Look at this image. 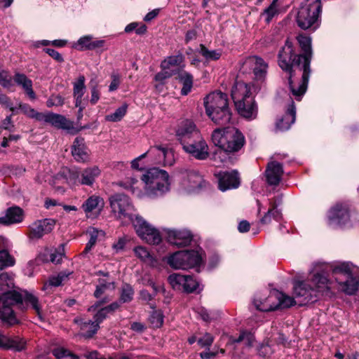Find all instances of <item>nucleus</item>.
<instances>
[{
    "label": "nucleus",
    "mask_w": 359,
    "mask_h": 359,
    "mask_svg": "<svg viewBox=\"0 0 359 359\" xmlns=\"http://www.w3.org/2000/svg\"><path fill=\"white\" fill-rule=\"evenodd\" d=\"M297 41L304 54L295 55L290 42L286 41L278 53L279 67L288 73V82L292 96L300 101L305 94L311 74L312 57L311 38L303 34L297 36Z\"/></svg>",
    "instance_id": "1"
},
{
    "label": "nucleus",
    "mask_w": 359,
    "mask_h": 359,
    "mask_svg": "<svg viewBox=\"0 0 359 359\" xmlns=\"http://www.w3.org/2000/svg\"><path fill=\"white\" fill-rule=\"evenodd\" d=\"M23 302L29 304L36 313L41 315V308L37 297L27 291L22 294L11 290L6 280L0 279V320L4 326L11 327L20 323V316L14 311L13 306L17 305L24 311L26 307Z\"/></svg>",
    "instance_id": "2"
},
{
    "label": "nucleus",
    "mask_w": 359,
    "mask_h": 359,
    "mask_svg": "<svg viewBox=\"0 0 359 359\" xmlns=\"http://www.w3.org/2000/svg\"><path fill=\"white\" fill-rule=\"evenodd\" d=\"M252 88L250 85L238 81L231 90V97L238 114L248 119L255 118L258 112Z\"/></svg>",
    "instance_id": "3"
},
{
    "label": "nucleus",
    "mask_w": 359,
    "mask_h": 359,
    "mask_svg": "<svg viewBox=\"0 0 359 359\" xmlns=\"http://www.w3.org/2000/svg\"><path fill=\"white\" fill-rule=\"evenodd\" d=\"M204 107L208 116L216 124L228 123L231 117L228 96L220 91L210 93L204 98Z\"/></svg>",
    "instance_id": "4"
},
{
    "label": "nucleus",
    "mask_w": 359,
    "mask_h": 359,
    "mask_svg": "<svg viewBox=\"0 0 359 359\" xmlns=\"http://www.w3.org/2000/svg\"><path fill=\"white\" fill-rule=\"evenodd\" d=\"M141 179L144 183L145 194L150 198L161 196L170 190L169 175L164 170L151 168Z\"/></svg>",
    "instance_id": "5"
},
{
    "label": "nucleus",
    "mask_w": 359,
    "mask_h": 359,
    "mask_svg": "<svg viewBox=\"0 0 359 359\" xmlns=\"http://www.w3.org/2000/svg\"><path fill=\"white\" fill-rule=\"evenodd\" d=\"M213 144L231 153L239 151L245 144V137L241 132L233 127L216 129L212 134Z\"/></svg>",
    "instance_id": "6"
},
{
    "label": "nucleus",
    "mask_w": 359,
    "mask_h": 359,
    "mask_svg": "<svg viewBox=\"0 0 359 359\" xmlns=\"http://www.w3.org/2000/svg\"><path fill=\"white\" fill-rule=\"evenodd\" d=\"M321 8L320 0H305L297 13L298 26L302 29L316 30L320 26Z\"/></svg>",
    "instance_id": "7"
},
{
    "label": "nucleus",
    "mask_w": 359,
    "mask_h": 359,
    "mask_svg": "<svg viewBox=\"0 0 359 359\" xmlns=\"http://www.w3.org/2000/svg\"><path fill=\"white\" fill-rule=\"evenodd\" d=\"M203 262V250H182L171 255L168 258V264L175 269L194 268Z\"/></svg>",
    "instance_id": "8"
},
{
    "label": "nucleus",
    "mask_w": 359,
    "mask_h": 359,
    "mask_svg": "<svg viewBox=\"0 0 359 359\" xmlns=\"http://www.w3.org/2000/svg\"><path fill=\"white\" fill-rule=\"evenodd\" d=\"M265 302L262 303L259 299L255 300L256 309L261 311H271L278 309L289 308L295 304L294 298L287 296L278 290L269 293V297L263 296Z\"/></svg>",
    "instance_id": "9"
},
{
    "label": "nucleus",
    "mask_w": 359,
    "mask_h": 359,
    "mask_svg": "<svg viewBox=\"0 0 359 359\" xmlns=\"http://www.w3.org/2000/svg\"><path fill=\"white\" fill-rule=\"evenodd\" d=\"M133 226L138 236L149 244H158L161 241L159 231L144 218L139 215H135L130 219Z\"/></svg>",
    "instance_id": "10"
},
{
    "label": "nucleus",
    "mask_w": 359,
    "mask_h": 359,
    "mask_svg": "<svg viewBox=\"0 0 359 359\" xmlns=\"http://www.w3.org/2000/svg\"><path fill=\"white\" fill-rule=\"evenodd\" d=\"M110 205L112 212L120 219L128 218L132 219L135 215L134 207L132 205L129 197L123 194H116L109 198Z\"/></svg>",
    "instance_id": "11"
},
{
    "label": "nucleus",
    "mask_w": 359,
    "mask_h": 359,
    "mask_svg": "<svg viewBox=\"0 0 359 359\" xmlns=\"http://www.w3.org/2000/svg\"><path fill=\"white\" fill-rule=\"evenodd\" d=\"M100 173V170L95 165L84 169L74 168L69 170V179L75 184L92 186Z\"/></svg>",
    "instance_id": "12"
},
{
    "label": "nucleus",
    "mask_w": 359,
    "mask_h": 359,
    "mask_svg": "<svg viewBox=\"0 0 359 359\" xmlns=\"http://www.w3.org/2000/svg\"><path fill=\"white\" fill-rule=\"evenodd\" d=\"M39 121H43L50 124L55 128L66 130L71 134H76L82 128H86L84 126L80 128H76L74 126V123L66 118L64 116L52 112L41 113Z\"/></svg>",
    "instance_id": "13"
},
{
    "label": "nucleus",
    "mask_w": 359,
    "mask_h": 359,
    "mask_svg": "<svg viewBox=\"0 0 359 359\" xmlns=\"http://www.w3.org/2000/svg\"><path fill=\"white\" fill-rule=\"evenodd\" d=\"M196 137L186 142L182 148L185 152L198 160H205L209 156L208 146L201 134H196Z\"/></svg>",
    "instance_id": "14"
},
{
    "label": "nucleus",
    "mask_w": 359,
    "mask_h": 359,
    "mask_svg": "<svg viewBox=\"0 0 359 359\" xmlns=\"http://www.w3.org/2000/svg\"><path fill=\"white\" fill-rule=\"evenodd\" d=\"M325 267L321 271L315 273L311 279L314 285V289L316 294L320 293L322 295L331 296L334 294L333 290L335 288L336 283L328 279Z\"/></svg>",
    "instance_id": "15"
},
{
    "label": "nucleus",
    "mask_w": 359,
    "mask_h": 359,
    "mask_svg": "<svg viewBox=\"0 0 359 359\" xmlns=\"http://www.w3.org/2000/svg\"><path fill=\"white\" fill-rule=\"evenodd\" d=\"M329 224L332 226H343L350 220L348 207L343 204H337L328 213Z\"/></svg>",
    "instance_id": "16"
},
{
    "label": "nucleus",
    "mask_w": 359,
    "mask_h": 359,
    "mask_svg": "<svg viewBox=\"0 0 359 359\" xmlns=\"http://www.w3.org/2000/svg\"><path fill=\"white\" fill-rule=\"evenodd\" d=\"M55 225V222L53 219L46 218L36 220L29 226L28 236L31 239H40L44 235L50 233Z\"/></svg>",
    "instance_id": "17"
},
{
    "label": "nucleus",
    "mask_w": 359,
    "mask_h": 359,
    "mask_svg": "<svg viewBox=\"0 0 359 359\" xmlns=\"http://www.w3.org/2000/svg\"><path fill=\"white\" fill-rule=\"evenodd\" d=\"M294 294L295 298L300 299V304L315 302L317 297L316 291L314 287H311L304 281H298L294 283Z\"/></svg>",
    "instance_id": "18"
},
{
    "label": "nucleus",
    "mask_w": 359,
    "mask_h": 359,
    "mask_svg": "<svg viewBox=\"0 0 359 359\" xmlns=\"http://www.w3.org/2000/svg\"><path fill=\"white\" fill-rule=\"evenodd\" d=\"M196 134H200V133L195 124L189 120L183 121L176 130L177 138L182 146L195 138Z\"/></svg>",
    "instance_id": "19"
},
{
    "label": "nucleus",
    "mask_w": 359,
    "mask_h": 359,
    "mask_svg": "<svg viewBox=\"0 0 359 359\" xmlns=\"http://www.w3.org/2000/svg\"><path fill=\"white\" fill-rule=\"evenodd\" d=\"M198 344L205 350L200 353L201 359H212L218 353L224 354L225 350L218 344H213V338H198Z\"/></svg>",
    "instance_id": "20"
},
{
    "label": "nucleus",
    "mask_w": 359,
    "mask_h": 359,
    "mask_svg": "<svg viewBox=\"0 0 359 359\" xmlns=\"http://www.w3.org/2000/svg\"><path fill=\"white\" fill-rule=\"evenodd\" d=\"M219 189L225 191L228 189H236L240 184L238 173L236 170L231 172H220L217 174Z\"/></svg>",
    "instance_id": "21"
},
{
    "label": "nucleus",
    "mask_w": 359,
    "mask_h": 359,
    "mask_svg": "<svg viewBox=\"0 0 359 359\" xmlns=\"http://www.w3.org/2000/svg\"><path fill=\"white\" fill-rule=\"evenodd\" d=\"M104 206L103 199L95 195L88 197L82 204L81 208L88 218L95 217Z\"/></svg>",
    "instance_id": "22"
},
{
    "label": "nucleus",
    "mask_w": 359,
    "mask_h": 359,
    "mask_svg": "<svg viewBox=\"0 0 359 359\" xmlns=\"http://www.w3.org/2000/svg\"><path fill=\"white\" fill-rule=\"evenodd\" d=\"M167 238L170 244L177 247H184L190 244L192 235L187 230H169Z\"/></svg>",
    "instance_id": "23"
},
{
    "label": "nucleus",
    "mask_w": 359,
    "mask_h": 359,
    "mask_svg": "<svg viewBox=\"0 0 359 359\" xmlns=\"http://www.w3.org/2000/svg\"><path fill=\"white\" fill-rule=\"evenodd\" d=\"M245 66H254L253 72L255 79L263 81L266 75L268 65L264 60L257 56H251L248 57L244 63Z\"/></svg>",
    "instance_id": "24"
},
{
    "label": "nucleus",
    "mask_w": 359,
    "mask_h": 359,
    "mask_svg": "<svg viewBox=\"0 0 359 359\" xmlns=\"http://www.w3.org/2000/svg\"><path fill=\"white\" fill-rule=\"evenodd\" d=\"M72 154L78 162L88 161L89 154L83 137H77L75 138L72 146Z\"/></svg>",
    "instance_id": "25"
},
{
    "label": "nucleus",
    "mask_w": 359,
    "mask_h": 359,
    "mask_svg": "<svg viewBox=\"0 0 359 359\" xmlns=\"http://www.w3.org/2000/svg\"><path fill=\"white\" fill-rule=\"evenodd\" d=\"M283 173V166L280 163L276 161L269 163L266 170L267 182L271 185H278L281 180Z\"/></svg>",
    "instance_id": "26"
},
{
    "label": "nucleus",
    "mask_w": 359,
    "mask_h": 359,
    "mask_svg": "<svg viewBox=\"0 0 359 359\" xmlns=\"http://www.w3.org/2000/svg\"><path fill=\"white\" fill-rule=\"evenodd\" d=\"M23 219V210L17 206L9 208L6 210L4 216L0 217V224L8 226L13 224L20 223Z\"/></svg>",
    "instance_id": "27"
},
{
    "label": "nucleus",
    "mask_w": 359,
    "mask_h": 359,
    "mask_svg": "<svg viewBox=\"0 0 359 359\" xmlns=\"http://www.w3.org/2000/svg\"><path fill=\"white\" fill-rule=\"evenodd\" d=\"M336 278V285H338V289L347 294H353L358 287L359 281L353 277L352 273L345 278Z\"/></svg>",
    "instance_id": "28"
},
{
    "label": "nucleus",
    "mask_w": 359,
    "mask_h": 359,
    "mask_svg": "<svg viewBox=\"0 0 359 359\" xmlns=\"http://www.w3.org/2000/svg\"><path fill=\"white\" fill-rule=\"evenodd\" d=\"M205 182L202 177L195 171L187 172L182 182V186L189 191H193L203 187Z\"/></svg>",
    "instance_id": "29"
},
{
    "label": "nucleus",
    "mask_w": 359,
    "mask_h": 359,
    "mask_svg": "<svg viewBox=\"0 0 359 359\" xmlns=\"http://www.w3.org/2000/svg\"><path fill=\"white\" fill-rule=\"evenodd\" d=\"M296 118V108L293 101L289 105L286 114L276 123V128L280 131L288 130L294 123Z\"/></svg>",
    "instance_id": "30"
},
{
    "label": "nucleus",
    "mask_w": 359,
    "mask_h": 359,
    "mask_svg": "<svg viewBox=\"0 0 359 359\" xmlns=\"http://www.w3.org/2000/svg\"><path fill=\"white\" fill-rule=\"evenodd\" d=\"M283 196L278 195L269 200V208L264 215L261 218L260 222L262 224H268L271 222V212H273L276 217L280 216V210L278 206L282 203Z\"/></svg>",
    "instance_id": "31"
},
{
    "label": "nucleus",
    "mask_w": 359,
    "mask_h": 359,
    "mask_svg": "<svg viewBox=\"0 0 359 359\" xmlns=\"http://www.w3.org/2000/svg\"><path fill=\"white\" fill-rule=\"evenodd\" d=\"M13 80L16 84L22 87L30 100L36 99V94L32 88V81L25 74L16 73Z\"/></svg>",
    "instance_id": "32"
},
{
    "label": "nucleus",
    "mask_w": 359,
    "mask_h": 359,
    "mask_svg": "<svg viewBox=\"0 0 359 359\" xmlns=\"http://www.w3.org/2000/svg\"><path fill=\"white\" fill-rule=\"evenodd\" d=\"M104 43V40L93 41L91 36H84L78 40L75 48L80 50H95L103 47Z\"/></svg>",
    "instance_id": "33"
},
{
    "label": "nucleus",
    "mask_w": 359,
    "mask_h": 359,
    "mask_svg": "<svg viewBox=\"0 0 359 359\" xmlns=\"http://www.w3.org/2000/svg\"><path fill=\"white\" fill-rule=\"evenodd\" d=\"M25 338H0V348L22 351L25 348Z\"/></svg>",
    "instance_id": "34"
},
{
    "label": "nucleus",
    "mask_w": 359,
    "mask_h": 359,
    "mask_svg": "<svg viewBox=\"0 0 359 359\" xmlns=\"http://www.w3.org/2000/svg\"><path fill=\"white\" fill-rule=\"evenodd\" d=\"M116 287L114 280L110 276L106 278H99L97 285L94 292L96 298H99L107 290H114Z\"/></svg>",
    "instance_id": "35"
},
{
    "label": "nucleus",
    "mask_w": 359,
    "mask_h": 359,
    "mask_svg": "<svg viewBox=\"0 0 359 359\" xmlns=\"http://www.w3.org/2000/svg\"><path fill=\"white\" fill-rule=\"evenodd\" d=\"M325 269L326 271L331 270L332 274L335 276V278H345L352 273L350 264L346 262L337 263L334 265H326Z\"/></svg>",
    "instance_id": "36"
},
{
    "label": "nucleus",
    "mask_w": 359,
    "mask_h": 359,
    "mask_svg": "<svg viewBox=\"0 0 359 359\" xmlns=\"http://www.w3.org/2000/svg\"><path fill=\"white\" fill-rule=\"evenodd\" d=\"M149 155L154 156V163L165 165L167 163L165 158L168 156L172 155V153L165 147L154 146L149 148Z\"/></svg>",
    "instance_id": "37"
},
{
    "label": "nucleus",
    "mask_w": 359,
    "mask_h": 359,
    "mask_svg": "<svg viewBox=\"0 0 359 359\" xmlns=\"http://www.w3.org/2000/svg\"><path fill=\"white\" fill-rule=\"evenodd\" d=\"M74 322L77 324L81 330L88 334L87 337H92L99 328V325L95 320H85L82 318H76Z\"/></svg>",
    "instance_id": "38"
},
{
    "label": "nucleus",
    "mask_w": 359,
    "mask_h": 359,
    "mask_svg": "<svg viewBox=\"0 0 359 359\" xmlns=\"http://www.w3.org/2000/svg\"><path fill=\"white\" fill-rule=\"evenodd\" d=\"M230 153L221 147H217L213 152L212 157L215 165L219 167L223 165H228L229 163H232V159L229 156Z\"/></svg>",
    "instance_id": "39"
},
{
    "label": "nucleus",
    "mask_w": 359,
    "mask_h": 359,
    "mask_svg": "<svg viewBox=\"0 0 359 359\" xmlns=\"http://www.w3.org/2000/svg\"><path fill=\"white\" fill-rule=\"evenodd\" d=\"M178 79L182 84V95H187L192 88L193 76L188 72H182L179 74Z\"/></svg>",
    "instance_id": "40"
},
{
    "label": "nucleus",
    "mask_w": 359,
    "mask_h": 359,
    "mask_svg": "<svg viewBox=\"0 0 359 359\" xmlns=\"http://www.w3.org/2000/svg\"><path fill=\"white\" fill-rule=\"evenodd\" d=\"M134 252L135 256L140 259L142 262L151 266L155 265L156 260L154 259L152 255L149 253L146 248L142 246H137L134 248Z\"/></svg>",
    "instance_id": "41"
},
{
    "label": "nucleus",
    "mask_w": 359,
    "mask_h": 359,
    "mask_svg": "<svg viewBox=\"0 0 359 359\" xmlns=\"http://www.w3.org/2000/svg\"><path fill=\"white\" fill-rule=\"evenodd\" d=\"M199 54L203 57L206 61L217 60L220 58L222 53L219 50H209L204 45L201 44L198 50Z\"/></svg>",
    "instance_id": "42"
},
{
    "label": "nucleus",
    "mask_w": 359,
    "mask_h": 359,
    "mask_svg": "<svg viewBox=\"0 0 359 359\" xmlns=\"http://www.w3.org/2000/svg\"><path fill=\"white\" fill-rule=\"evenodd\" d=\"M168 282L175 290H184V285L186 283V276L180 273H172L168 277Z\"/></svg>",
    "instance_id": "43"
},
{
    "label": "nucleus",
    "mask_w": 359,
    "mask_h": 359,
    "mask_svg": "<svg viewBox=\"0 0 359 359\" xmlns=\"http://www.w3.org/2000/svg\"><path fill=\"white\" fill-rule=\"evenodd\" d=\"M66 278H67V275L64 273L51 276L49 278L48 280L44 283L42 290L45 292H50L52 287L60 285Z\"/></svg>",
    "instance_id": "44"
},
{
    "label": "nucleus",
    "mask_w": 359,
    "mask_h": 359,
    "mask_svg": "<svg viewBox=\"0 0 359 359\" xmlns=\"http://www.w3.org/2000/svg\"><path fill=\"white\" fill-rule=\"evenodd\" d=\"M277 2L278 0H273L269 6L261 13V16L265 18L267 23H269L272 18L278 13Z\"/></svg>",
    "instance_id": "45"
},
{
    "label": "nucleus",
    "mask_w": 359,
    "mask_h": 359,
    "mask_svg": "<svg viewBox=\"0 0 359 359\" xmlns=\"http://www.w3.org/2000/svg\"><path fill=\"white\" fill-rule=\"evenodd\" d=\"M128 109V104H123L122 106L116 109V111L105 116L107 121L118 122L120 121L126 115Z\"/></svg>",
    "instance_id": "46"
},
{
    "label": "nucleus",
    "mask_w": 359,
    "mask_h": 359,
    "mask_svg": "<svg viewBox=\"0 0 359 359\" xmlns=\"http://www.w3.org/2000/svg\"><path fill=\"white\" fill-rule=\"evenodd\" d=\"M85 81V76L83 75H80L77 80L74 83V96H83L86 91Z\"/></svg>",
    "instance_id": "47"
},
{
    "label": "nucleus",
    "mask_w": 359,
    "mask_h": 359,
    "mask_svg": "<svg viewBox=\"0 0 359 359\" xmlns=\"http://www.w3.org/2000/svg\"><path fill=\"white\" fill-rule=\"evenodd\" d=\"M182 62V56L181 55H172L165 59L161 65V68L168 69V65L175 67L177 70Z\"/></svg>",
    "instance_id": "48"
},
{
    "label": "nucleus",
    "mask_w": 359,
    "mask_h": 359,
    "mask_svg": "<svg viewBox=\"0 0 359 359\" xmlns=\"http://www.w3.org/2000/svg\"><path fill=\"white\" fill-rule=\"evenodd\" d=\"M133 295L134 290L131 285L128 284L122 285L120 300L123 303L130 302L133 298Z\"/></svg>",
    "instance_id": "49"
},
{
    "label": "nucleus",
    "mask_w": 359,
    "mask_h": 359,
    "mask_svg": "<svg viewBox=\"0 0 359 359\" xmlns=\"http://www.w3.org/2000/svg\"><path fill=\"white\" fill-rule=\"evenodd\" d=\"M18 109H20L22 111V112L28 117L39 121L41 112L36 111L34 109L32 108L29 104L19 103Z\"/></svg>",
    "instance_id": "50"
},
{
    "label": "nucleus",
    "mask_w": 359,
    "mask_h": 359,
    "mask_svg": "<svg viewBox=\"0 0 359 359\" xmlns=\"http://www.w3.org/2000/svg\"><path fill=\"white\" fill-rule=\"evenodd\" d=\"M149 322L153 327H160L163 323V315L161 311H154L149 316Z\"/></svg>",
    "instance_id": "51"
},
{
    "label": "nucleus",
    "mask_w": 359,
    "mask_h": 359,
    "mask_svg": "<svg viewBox=\"0 0 359 359\" xmlns=\"http://www.w3.org/2000/svg\"><path fill=\"white\" fill-rule=\"evenodd\" d=\"M52 352L58 359H79L77 355L63 348H54Z\"/></svg>",
    "instance_id": "52"
},
{
    "label": "nucleus",
    "mask_w": 359,
    "mask_h": 359,
    "mask_svg": "<svg viewBox=\"0 0 359 359\" xmlns=\"http://www.w3.org/2000/svg\"><path fill=\"white\" fill-rule=\"evenodd\" d=\"M90 239H89L88 243L86 244L84 250L81 254V255H80L81 257H88V254L89 253L90 250L92 249V248L96 243L97 238V231L94 229L92 232L90 233Z\"/></svg>",
    "instance_id": "53"
},
{
    "label": "nucleus",
    "mask_w": 359,
    "mask_h": 359,
    "mask_svg": "<svg viewBox=\"0 0 359 359\" xmlns=\"http://www.w3.org/2000/svg\"><path fill=\"white\" fill-rule=\"evenodd\" d=\"M0 85L5 88H10L13 86V79L8 72L1 70L0 73Z\"/></svg>",
    "instance_id": "54"
},
{
    "label": "nucleus",
    "mask_w": 359,
    "mask_h": 359,
    "mask_svg": "<svg viewBox=\"0 0 359 359\" xmlns=\"http://www.w3.org/2000/svg\"><path fill=\"white\" fill-rule=\"evenodd\" d=\"M198 284L196 280H194L190 276H186V283L184 285V290L186 292H192L195 291Z\"/></svg>",
    "instance_id": "55"
},
{
    "label": "nucleus",
    "mask_w": 359,
    "mask_h": 359,
    "mask_svg": "<svg viewBox=\"0 0 359 359\" xmlns=\"http://www.w3.org/2000/svg\"><path fill=\"white\" fill-rule=\"evenodd\" d=\"M63 104L64 98L60 95H53L50 96L46 102V105L48 107H52L53 106H62Z\"/></svg>",
    "instance_id": "56"
},
{
    "label": "nucleus",
    "mask_w": 359,
    "mask_h": 359,
    "mask_svg": "<svg viewBox=\"0 0 359 359\" xmlns=\"http://www.w3.org/2000/svg\"><path fill=\"white\" fill-rule=\"evenodd\" d=\"M111 79V81L109 86V91L112 92L118 89L121 83V76L118 74H112Z\"/></svg>",
    "instance_id": "57"
},
{
    "label": "nucleus",
    "mask_w": 359,
    "mask_h": 359,
    "mask_svg": "<svg viewBox=\"0 0 359 359\" xmlns=\"http://www.w3.org/2000/svg\"><path fill=\"white\" fill-rule=\"evenodd\" d=\"M84 356H85L86 359H130L128 356H122V357L116 358H102V357H99L98 353L97 351L89 352V353L85 354Z\"/></svg>",
    "instance_id": "58"
},
{
    "label": "nucleus",
    "mask_w": 359,
    "mask_h": 359,
    "mask_svg": "<svg viewBox=\"0 0 359 359\" xmlns=\"http://www.w3.org/2000/svg\"><path fill=\"white\" fill-rule=\"evenodd\" d=\"M45 52L48 54L51 57L55 60L57 62H63L62 56L58 53L57 50L53 48H45Z\"/></svg>",
    "instance_id": "59"
},
{
    "label": "nucleus",
    "mask_w": 359,
    "mask_h": 359,
    "mask_svg": "<svg viewBox=\"0 0 359 359\" xmlns=\"http://www.w3.org/2000/svg\"><path fill=\"white\" fill-rule=\"evenodd\" d=\"M108 313H109L104 307L100 309L94 316L95 321L99 325L104 319L106 318Z\"/></svg>",
    "instance_id": "60"
},
{
    "label": "nucleus",
    "mask_w": 359,
    "mask_h": 359,
    "mask_svg": "<svg viewBox=\"0 0 359 359\" xmlns=\"http://www.w3.org/2000/svg\"><path fill=\"white\" fill-rule=\"evenodd\" d=\"M172 76V72L161 69V71L155 76V80L162 83L164 80Z\"/></svg>",
    "instance_id": "61"
},
{
    "label": "nucleus",
    "mask_w": 359,
    "mask_h": 359,
    "mask_svg": "<svg viewBox=\"0 0 359 359\" xmlns=\"http://www.w3.org/2000/svg\"><path fill=\"white\" fill-rule=\"evenodd\" d=\"M100 93L97 86H94L91 88V97L90 102L92 104H95L100 99Z\"/></svg>",
    "instance_id": "62"
},
{
    "label": "nucleus",
    "mask_w": 359,
    "mask_h": 359,
    "mask_svg": "<svg viewBox=\"0 0 359 359\" xmlns=\"http://www.w3.org/2000/svg\"><path fill=\"white\" fill-rule=\"evenodd\" d=\"M127 240L125 238H120L117 242L114 243L112 245L114 250H116V252L123 250L126 244Z\"/></svg>",
    "instance_id": "63"
},
{
    "label": "nucleus",
    "mask_w": 359,
    "mask_h": 359,
    "mask_svg": "<svg viewBox=\"0 0 359 359\" xmlns=\"http://www.w3.org/2000/svg\"><path fill=\"white\" fill-rule=\"evenodd\" d=\"M75 99V106L79 108V112L82 113V111L86 107V104L83 100V96H74Z\"/></svg>",
    "instance_id": "64"
}]
</instances>
